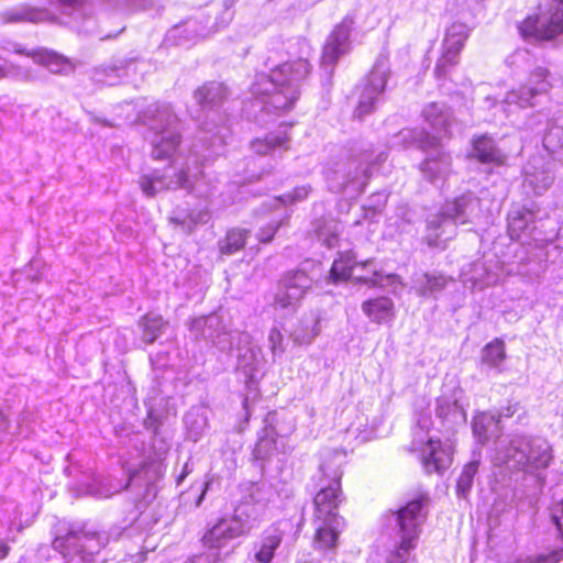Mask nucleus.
I'll list each match as a JSON object with an SVG mask.
<instances>
[{
    "mask_svg": "<svg viewBox=\"0 0 563 563\" xmlns=\"http://www.w3.org/2000/svg\"><path fill=\"white\" fill-rule=\"evenodd\" d=\"M143 331L151 335V342L163 331L166 322L162 316L145 314L142 318Z\"/></svg>",
    "mask_w": 563,
    "mask_h": 563,
    "instance_id": "obj_28",
    "label": "nucleus"
},
{
    "mask_svg": "<svg viewBox=\"0 0 563 563\" xmlns=\"http://www.w3.org/2000/svg\"><path fill=\"white\" fill-rule=\"evenodd\" d=\"M195 97L201 107H207L216 101V93L211 87H201L197 89Z\"/></svg>",
    "mask_w": 563,
    "mask_h": 563,
    "instance_id": "obj_31",
    "label": "nucleus"
},
{
    "mask_svg": "<svg viewBox=\"0 0 563 563\" xmlns=\"http://www.w3.org/2000/svg\"><path fill=\"white\" fill-rule=\"evenodd\" d=\"M249 238L250 230L236 227L230 228L218 242L219 253L229 256L244 250Z\"/></svg>",
    "mask_w": 563,
    "mask_h": 563,
    "instance_id": "obj_14",
    "label": "nucleus"
},
{
    "mask_svg": "<svg viewBox=\"0 0 563 563\" xmlns=\"http://www.w3.org/2000/svg\"><path fill=\"white\" fill-rule=\"evenodd\" d=\"M375 106V97H371L366 101H361L356 107V114L358 118L371 113Z\"/></svg>",
    "mask_w": 563,
    "mask_h": 563,
    "instance_id": "obj_33",
    "label": "nucleus"
},
{
    "mask_svg": "<svg viewBox=\"0 0 563 563\" xmlns=\"http://www.w3.org/2000/svg\"><path fill=\"white\" fill-rule=\"evenodd\" d=\"M282 285L294 292V299L299 301L303 298L310 287L309 277L306 272L297 269L289 272L280 279Z\"/></svg>",
    "mask_w": 563,
    "mask_h": 563,
    "instance_id": "obj_18",
    "label": "nucleus"
},
{
    "mask_svg": "<svg viewBox=\"0 0 563 563\" xmlns=\"http://www.w3.org/2000/svg\"><path fill=\"white\" fill-rule=\"evenodd\" d=\"M467 38L468 32L466 25L463 23L453 22L448 26L445 31L442 47L446 49H454L461 53Z\"/></svg>",
    "mask_w": 563,
    "mask_h": 563,
    "instance_id": "obj_20",
    "label": "nucleus"
},
{
    "mask_svg": "<svg viewBox=\"0 0 563 563\" xmlns=\"http://www.w3.org/2000/svg\"><path fill=\"white\" fill-rule=\"evenodd\" d=\"M472 158L481 164H493L504 166L507 164V156L500 152L493 139L486 134L477 135L472 140Z\"/></svg>",
    "mask_w": 563,
    "mask_h": 563,
    "instance_id": "obj_9",
    "label": "nucleus"
},
{
    "mask_svg": "<svg viewBox=\"0 0 563 563\" xmlns=\"http://www.w3.org/2000/svg\"><path fill=\"white\" fill-rule=\"evenodd\" d=\"M278 229H279V224L276 222L268 223V224L262 227L258 230L257 240L261 243H265V244L271 243L274 240Z\"/></svg>",
    "mask_w": 563,
    "mask_h": 563,
    "instance_id": "obj_30",
    "label": "nucleus"
},
{
    "mask_svg": "<svg viewBox=\"0 0 563 563\" xmlns=\"http://www.w3.org/2000/svg\"><path fill=\"white\" fill-rule=\"evenodd\" d=\"M140 186L145 195H147L150 197L155 196L156 190L154 187V179L151 178L150 176H144L141 179Z\"/></svg>",
    "mask_w": 563,
    "mask_h": 563,
    "instance_id": "obj_34",
    "label": "nucleus"
},
{
    "mask_svg": "<svg viewBox=\"0 0 563 563\" xmlns=\"http://www.w3.org/2000/svg\"><path fill=\"white\" fill-rule=\"evenodd\" d=\"M292 297H294V292H291L288 288H286L279 282V289L275 295L274 305L282 309L297 305L299 302V300L294 299Z\"/></svg>",
    "mask_w": 563,
    "mask_h": 563,
    "instance_id": "obj_29",
    "label": "nucleus"
},
{
    "mask_svg": "<svg viewBox=\"0 0 563 563\" xmlns=\"http://www.w3.org/2000/svg\"><path fill=\"white\" fill-rule=\"evenodd\" d=\"M10 551L11 548L9 547V544L3 540H0V561L7 559Z\"/></svg>",
    "mask_w": 563,
    "mask_h": 563,
    "instance_id": "obj_37",
    "label": "nucleus"
},
{
    "mask_svg": "<svg viewBox=\"0 0 563 563\" xmlns=\"http://www.w3.org/2000/svg\"><path fill=\"white\" fill-rule=\"evenodd\" d=\"M310 70L308 59L297 58L274 67L269 78L275 86H290L298 89V85L309 76Z\"/></svg>",
    "mask_w": 563,
    "mask_h": 563,
    "instance_id": "obj_7",
    "label": "nucleus"
},
{
    "mask_svg": "<svg viewBox=\"0 0 563 563\" xmlns=\"http://www.w3.org/2000/svg\"><path fill=\"white\" fill-rule=\"evenodd\" d=\"M550 71L545 67H537L530 74L526 88L530 96L548 92L552 85L549 80Z\"/></svg>",
    "mask_w": 563,
    "mask_h": 563,
    "instance_id": "obj_22",
    "label": "nucleus"
},
{
    "mask_svg": "<svg viewBox=\"0 0 563 563\" xmlns=\"http://www.w3.org/2000/svg\"><path fill=\"white\" fill-rule=\"evenodd\" d=\"M34 60L45 67L51 68L55 73L65 69H74L75 65L70 58L51 49L38 48L35 49Z\"/></svg>",
    "mask_w": 563,
    "mask_h": 563,
    "instance_id": "obj_15",
    "label": "nucleus"
},
{
    "mask_svg": "<svg viewBox=\"0 0 563 563\" xmlns=\"http://www.w3.org/2000/svg\"><path fill=\"white\" fill-rule=\"evenodd\" d=\"M428 500L427 495L420 494L395 511L399 542L390 554L389 563H406L410 551L417 547L421 532L420 526L428 514Z\"/></svg>",
    "mask_w": 563,
    "mask_h": 563,
    "instance_id": "obj_1",
    "label": "nucleus"
},
{
    "mask_svg": "<svg viewBox=\"0 0 563 563\" xmlns=\"http://www.w3.org/2000/svg\"><path fill=\"white\" fill-rule=\"evenodd\" d=\"M183 136L179 131H168L153 145V157L156 161L170 158L179 148Z\"/></svg>",
    "mask_w": 563,
    "mask_h": 563,
    "instance_id": "obj_16",
    "label": "nucleus"
},
{
    "mask_svg": "<svg viewBox=\"0 0 563 563\" xmlns=\"http://www.w3.org/2000/svg\"><path fill=\"white\" fill-rule=\"evenodd\" d=\"M41 10L33 7H23L20 10H10L3 13V20L7 23L32 22L36 23L40 19Z\"/></svg>",
    "mask_w": 563,
    "mask_h": 563,
    "instance_id": "obj_26",
    "label": "nucleus"
},
{
    "mask_svg": "<svg viewBox=\"0 0 563 563\" xmlns=\"http://www.w3.org/2000/svg\"><path fill=\"white\" fill-rule=\"evenodd\" d=\"M344 500L341 474L334 473L330 483L313 497V521H340L339 508Z\"/></svg>",
    "mask_w": 563,
    "mask_h": 563,
    "instance_id": "obj_5",
    "label": "nucleus"
},
{
    "mask_svg": "<svg viewBox=\"0 0 563 563\" xmlns=\"http://www.w3.org/2000/svg\"><path fill=\"white\" fill-rule=\"evenodd\" d=\"M363 312L375 323L389 322L395 317V306L387 296L365 300L362 303Z\"/></svg>",
    "mask_w": 563,
    "mask_h": 563,
    "instance_id": "obj_12",
    "label": "nucleus"
},
{
    "mask_svg": "<svg viewBox=\"0 0 563 563\" xmlns=\"http://www.w3.org/2000/svg\"><path fill=\"white\" fill-rule=\"evenodd\" d=\"M460 54V52L454 49H446L442 47L441 54L434 67L435 77L445 78L451 69L457 65Z\"/></svg>",
    "mask_w": 563,
    "mask_h": 563,
    "instance_id": "obj_25",
    "label": "nucleus"
},
{
    "mask_svg": "<svg viewBox=\"0 0 563 563\" xmlns=\"http://www.w3.org/2000/svg\"><path fill=\"white\" fill-rule=\"evenodd\" d=\"M62 7L76 8L82 4V0H55Z\"/></svg>",
    "mask_w": 563,
    "mask_h": 563,
    "instance_id": "obj_36",
    "label": "nucleus"
},
{
    "mask_svg": "<svg viewBox=\"0 0 563 563\" xmlns=\"http://www.w3.org/2000/svg\"><path fill=\"white\" fill-rule=\"evenodd\" d=\"M283 542V532L276 526L265 529L260 542L255 545L254 559L257 563H272L276 550Z\"/></svg>",
    "mask_w": 563,
    "mask_h": 563,
    "instance_id": "obj_11",
    "label": "nucleus"
},
{
    "mask_svg": "<svg viewBox=\"0 0 563 563\" xmlns=\"http://www.w3.org/2000/svg\"><path fill=\"white\" fill-rule=\"evenodd\" d=\"M506 345L499 338L488 342L482 351V362L490 367H498L506 360Z\"/></svg>",
    "mask_w": 563,
    "mask_h": 563,
    "instance_id": "obj_21",
    "label": "nucleus"
},
{
    "mask_svg": "<svg viewBox=\"0 0 563 563\" xmlns=\"http://www.w3.org/2000/svg\"><path fill=\"white\" fill-rule=\"evenodd\" d=\"M454 446L440 439L430 438L421 454V464L428 474L442 475L453 463Z\"/></svg>",
    "mask_w": 563,
    "mask_h": 563,
    "instance_id": "obj_6",
    "label": "nucleus"
},
{
    "mask_svg": "<svg viewBox=\"0 0 563 563\" xmlns=\"http://www.w3.org/2000/svg\"><path fill=\"white\" fill-rule=\"evenodd\" d=\"M173 183L175 184V188L179 189H192L194 187L189 180V172L185 168H180L174 174Z\"/></svg>",
    "mask_w": 563,
    "mask_h": 563,
    "instance_id": "obj_32",
    "label": "nucleus"
},
{
    "mask_svg": "<svg viewBox=\"0 0 563 563\" xmlns=\"http://www.w3.org/2000/svg\"><path fill=\"white\" fill-rule=\"evenodd\" d=\"M448 283L449 279L443 274L426 273L422 275L421 280L419 282L418 292L421 296H427L444 289Z\"/></svg>",
    "mask_w": 563,
    "mask_h": 563,
    "instance_id": "obj_24",
    "label": "nucleus"
},
{
    "mask_svg": "<svg viewBox=\"0 0 563 563\" xmlns=\"http://www.w3.org/2000/svg\"><path fill=\"white\" fill-rule=\"evenodd\" d=\"M441 158V156L439 157H432V158H427L426 163H430V162H437Z\"/></svg>",
    "mask_w": 563,
    "mask_h": 563,
    "instance_id": "obj_40",
    "label": "nucleus"
},
{
    "mask_svg": "<svg viewBox=\"0 0 563 563\" xmlns=\"http://www.w3.org/2000/svg\"><path fill=\"white\" fill-rule=\"evenodd\" d=\"M310 194V188L309 187H297L295 188L290 194H289V197L291 199V201H296V200H305L307 199V197L309 196Z\"/></svg>",
    "mask_w": 563,
    "mask_h": 563,
    "instance_id": "obj_35",
    "label": "nucleus"
},
{
    "mask_svg": "<svg viewBox=\"0 0 563 563\" xmlns=\"http://www.w3.org/2000/svg\"><path fill=\"white\" fill-rule=\"evenodd\" d=\"M388 80V73L378 65L372 67L366 76V84L364 90L368 95L377 96L384 92Z\"/></svg>",
    "mask_w": 563,
    "mask_h": 563,
    "instance_id": "obj_23",
    "label": "nucleus"
},
{
    "mask_svg": "<svg viewBox=\"0 0 563 563\" xmlns=\"http://www.w3.org/2000/svg\"><path fill=\"white\" fill-rule=\"evenodd\" d=\"M289 135L287 132L257 137L252 142V148L258 155H267L276 148H288Z\"/></svg>",
    "mask_w": 563,
    "mask_h": 563,
    "instance_id": "obj_19",
    "label": "nucleus"
},
{
    "mask_svg": "<svg viewBox=\"0 0 563 563\" xmlns=\"http://www.w3.org/2000/svg\"><path fill=\"white\" fill-rule=\"evenodd\" d=\"M373 260L358 261L352 251L339 252L332 262L328 280L331 284H366L374 282L378 273L372 268Z\"/></svg>",
    "mask_w": 563,
    "mask_h": 563,
    "instance_id": "obj_4",
    "label": "nucleus"
},
{
    "mask_svg": "<svg viewBox=\"0 0 563 563\" xmlns=\"http://www.w3.org/2000/svg\"><path fill=\"white\" fill-rule=\"evenodd\" d=\"M540 13L528 14L517 25L523 40L549 42L563 34V0H545Z\"/></svg>",
    "mask_w": 563,
    "mask_h": 563,
    "instance_id": "obj_3",
    "label": "nucleus"
},
{
    "mask_svg": "<svg viewBox=\"0 0 563 563\" xmlns=\"http://www.w3.org/2000/svg\"><path fill=\"white\" fill-rule=\"evenodd\" d=\"M9 71L4 65L0 64V79L5 78Z\"/></svg>",
    "mask_w": 563,
    "mask_h": 563,
    "instance_id": "obj_39",
    "label": "nucleus"
},
{
    "mask_svg": "<svg viewBox=\"0 0 563 563\" xmlns=\"http://www.w3.org/2000/svg\"><path fill=\"white\" fill-rule=\"evenodd\" d=\"M276 89L269 95L267 104L276 113H285L294 109L300 92L296 87L275 86Z\"/></svg>",
    "mask_w": 563,
    "mask_h": 563,
    "instance_id": "obj_13",
    "label": "nucleus"
},
{
    "mask_svg": "<svg viewBox=\"0 0 563 563\" xmlns=\"http://www.w3.org/2000/svg\"><path fill=\"white\" fill-rule=\"evenodd\" d=\"M479 462L471 461L466 463L457 478L456 490L459 494L465 496L473 486V481L478 472Z\"/></svg>",
    "mask_w": 563,
    "mask_h": 563,
    "instance_id": "obj_27",
    "label": "nucleus"
},
{
    "mask_svg": "<svg viewBox=\"0 0 563 563\" xmlns=\"http://www.w3.org/2000/svg\"><path fill=\"white\" fill-rule=\"evenodd\" d=\"M352 26L353 21L344 19L333 29L323 48V58L327 62L334 64L349 51Z\"/></svg>",
    "mask_w": 563,
    "mask_h": 563,
    "instance_id": "obj_8",
    "label": "nucleus"
},
{
    "mask_svg": "<svg viewBox=\"0 0 563 563\" xmlns=\"http://www.w3.org/2000/svg\"><path fill=\"white\" fill-rule=\"evenodd\" d=\"M312 544L316 550L334 552L339 545L341 531L339 521H313Z\"/></svg>",
    "mask_w": 563,
    "mask_h": 563,
    "instance_id": "obj_10",
    "label": "nucleus"
},
{
    "mask_svg": "<svg viewBox=\"0 0 563 563\" xmlns=\"http://www.w3.org/2000/svg\"><path fill=\"white\" fill-rule=\"evenodd\" d=\"M253 510L254 506L251 503L241 500L230 516L219 518L205 531L200 539L202 547L209 550H220L231 540L249 534Z\"/></svg>",
    "mask_w": 563,
    "mask_h": 563,
    "instance_id": "obj_2",
    "label": "nucleus"
},
{
    "mask_svg": "<svg viewBox=\"0 0 563 563\" xmlns=\"http://www.w3.org/2000/svg\"><path fill=\"white\" fill-rule=\"evenodd\" d=\"M15 53H16V54H20V55H24V56L31 57V58H33V59H34V55H32V54H35V49H33V51H27V49H25V48H16V49H15Z\"/></svg>",
    "mask_w": 563,
    "mask_h": 563,
    "instance_id": "obj_38",
    "label": "nucleus"
},
{
    "mask_svg": "<svg viewBox=\"0 0 563 563\" xmlns=\"http://www.w3.org/2000/svg\"><path fill=\"white\" fill-rule=\"evenodd\" d=\"M534 214L529 209H518L508 216V235L511 240L518 241L527 230L530 222L533 221Z\"/></svg>",
    "mask_w": 563,
    "mask_h": 563,
    "instance_id": "obj_17",
    "label": "nucleus"
}]
</instances>
